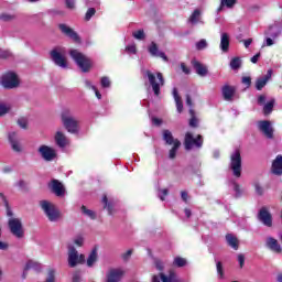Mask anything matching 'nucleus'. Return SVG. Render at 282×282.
<instances>
[{"mask_svg": "<svg viewBox=\"0 0 282 282\" xmlns=\"http://www.w3.org/2000/svg\"><path fill=\"white\" fill-rule=\"evenodd\" d=\"M69 56H70V58H73V61L76 63L77 67H79V69L84 74L89 73L91 70V68L94 67V62L91 61V58H89V56L83 54L78 50H74V48L70 50Z\"/></svg>", "mask_w": 282, "mask_h": 282, "instance_id": "obj_1", "label": "nucleus"}, {"mask_svg": "<svg viewBox=\"0 0 282 282\" xmlns=\"http://www.w3.org/2000/svg\"><path fill=\"white\" fill-rule=\"evenodd\" d=\"M182 147V142L180 140L175 139L173 148L170 150L169 158L170 160H175V156L177 155V150Z\"/></svg>", "mask_w": 282, "mask_h": 282, "instance_id": "obj_33", "label": "nucleus"}, {"mask_svg": "<svg viewBox=\"0 0 282 282\" xmlns=\"http://www.w3.org/2000/svg\"><path fill=\"white\" fill-rule=\"evenodd\" d=\"M230 67L235 70L239 69V67H241V58L239 57H234L230 61Z\"/></svg>", "mask_w": 282, "mask_h": 282, "instance_id": "obj_42", "label": "nucleus"}, {"mask_svg": "<svg viewBox=\"0 0 282 282\" xmlns=\"http://www.w3.org/2000/svg\"><path fill=\"white\" fill-rule=\"evenodd\" d=\"M264 34L273 40H276L279 36H281V30L276 28V25H271Z\"/></svg>", "mask_w": 282, "mask_h": 282, "instance_id": "obj_27", "label": "nucleus"}, {"mask_svg": "<svg viewBox=\"0 0 282 282\" xmlns=\"http://www.w3.org/2000/svg\"><path fill=\"white\" fill-rule=\"evenodd\" d=\"M40 206L46 215L48 221H58L61 219V212L56 209V206L48 200H42Z\"/></svg>", "mask_w": 282, "mask_h": 282, "instance_id": "obj_5", "label": "nucleus"}, {"mask_svg": "<svg viewBox=\"0 0 282 282\" xmlns=\"http://www.w3.org/2000/svg\"><path fill=\"white\" fill-rule=\"evenodd\" d=\"M48 187L51 188L52 193L56 195V197H64L65 195V186H63V183L61 181L54 178L48 184Z\"/></svg>", "mask_w": 282, "mask_h": 282, "instance_id": "obj_17", "label": "nucleus"}, {"mask_svg": "<svg viewBox=\"0 0 282 282\" xmlns=\"http://www.w3.org/2000/svg\"><path fill=\"white\" fill-rule=\"evenodd\" d=\"M241 83H242V85H246V87H250L252 85V78L242 77Z\"/></svg>", "mask_w": 282, "mask_h": 282, "instance_id": "obj_56", "label": "nucleus"}, {"mask_svg": "<svg viewBox=\"0 0 282 282\" xmlns=\"http://www.w3.org/2000/svg\"><path fill=\"white\" fill-rule=\"evenodd\" d=\"M143 76L144 78H148L150 86L152 87V91L158 98L160 96L161 87H164V76H162V73H153L151 70H145Z\"/></svg>", "mask_w": 282, "mask_h": 282, "instance_id": "obj_2", "label": "nucleus"}, {"mask_svg": "<svg viewBox=\"0 0 282 282\" xmlns=\"http://www.w3.org/2000/svg\"><path fill=\"white\" fill-rule=\"evenodd\" d=\"M55 142L59 149H65V147L68 144L67 137H65V134L61 131L56 132Z\"/></svg>", "mask_w": 282, "mask_h": 282, "instance_id": "obj_26", "label": "nucleus"}, {"mask_svg": "<svg viewBox=\"0 0 282 282\" xmlns=\"http://www.w3.org/2000/svg\"><path fill=\"white\" fill-rule=\"evenodd\" d=\"M163 140L166 144H175V139L173 138V133L170 130L163 131Z\"/></svg>", "mask_w": 282, "mask_h": 282, "instance_id": "obj_36", "label": "nucleus"}, {"mask_svg": "<svg viewBox=\"0 0 282 282\" xmlns=\"http://www.w3.org/2000/svg\"><path fill=\"white\" fill-rule=\"evenodd\" d=\"M258 219L267 226V228H272V214L268 212L265 207H262L258 213Z\"/></svg>", "mask_w": 282, "mask_h": 282, "instance_id": "obj_16", "label": "nucleus"}, {"mask_svg": "<svg viewBox=\"0 0 282 282\" xmlns=\"http://www.w3.org/2000/svg\"><path fill=\"white\" fill-rule=\"evenodd\" d=\"M235 6H237V0H220V6L218 7L217 12H221L225 8L231 10Z\"/></svg>", "mask_w": 282, "mask_h": 282, "instance_id": "obj_31", "label": "nucleus"}, {"mask_svg": "<svg viewBox=\"0 0 282 282\" xmlns=\"http://www.w3.org/2000/svg\"><path fill=\"white\" fill-rule=\"evenodd\" d=\"M273 109H274V99H271L267 104L263 105L264 116H269V113H272Z\"/></svg>", "mask_w": 282, "mask_h": 282, "instance_id": "obj_37", "label": "nucleus"}, {"mask_svg": "<svg viewBox=\"0 0 282 282\" xmlns=\"http://www.w3.org/2000/svg\"><path fill=\"white\" fill-rule=\"evenodd\" d=\"M84 85L87 89H91L93 91H96V86L91 83V80L84 79Z\"/></svg>", "mask_w": 282, "mask_h": 282, "instance_id": "obj_51", "label": "nucleus"}, {"mask_svg": "<svg viewBox=\"0 0 282 282\" xmlns=\"http://www.w3.org/2000/svg\"><path fill=\"white\" fill-rule=\"evenodd\" d=\"M258 129L269 140H272L274 138V129H272V123H270V121L268 120L259 121Z\"/></svg>", "mask_w": 282, "mask_h": 282, "instance_id": "obj_11", "label": "nucleus"}, {"mask_svg": "<svg viewBox=\"0 0 282 282\" xmlns=\"http://www.w3.org/2000/svg\"><path fill=\"white\" fill-rule=\"evenodd\" d=\"M8 226L13 237H17V239H23L25 231L23 230V223H21V219L10 218Z\"/></svg>", "mask_w": 282, "mask_h": 282, "instance_id": "obj_8", "label": "nucleus"}, {"mask_svg": "<svg viewBox=\"0 0 282 282\" xmlns=\"http://www.w3.org/2000/svg\"><path fill=\"white\" fill-rule=\"evenodd\" d=\"M192 66L198 76H208V67L197 59H192Z\"/></svg>", "mask_w": 282, "mask_h": 282, "instance_id": "obj_19", "label": "nucleus"}, {"mask_svg": "<svg viewBox=\"0 0 282 282\" xmlns=\"http://www.w3.org/2000/svg\"><path fill=\"white\" fill-rule=\"evenodd\" d=\"M12 56V53L8 50H0V58H10Z\"/></svg>", "mask_w": 282, "mask_h": 282, "instance_id": "obj_53", "label": "nucleus"}, {"mask_svg": "<svg viewBox=\"0 0 282 282\" xmlns=\"http://www.w3.org/2000/svg\"><path fill=\"white\" fill-rule=\"evenodd\" d=\"M98 261V249L94 248L91 250V252L89 253L88 256V259H87V267L88 268H94V263H96Z\"/></svg>", "mask_w": 282, "mask_h": 282, "instance_id": "obj_30", "label": "nucleus"}, {"mask_svg": "<svg viewBox=\"0 0 282 282\" xmlns=\"http://www.w3.org/2000/svg\"><path fill=\"white\" fill-rule=\"evenodd\" d=\"M226 241L234 250H239V240L232 234L226 235Z\"/></svg>", "mask_w": 282, "mask_h": 282, "instance_id": "obj_29", "label": "nucleus"}, {"mask_svg": "<svg viewBox=\"0 0 282 282\" xmlns=\"http://www.w3.org/2000/svg\"><path fill=\"white\" fill-rule=\"evenodd\" d=\"M270 78H272V69H269L264 76L259 77L256 80V89L261 91V89L268 85V80H270Z\"/></svg>", "mask_w": 282, "mask_h": 282, "instance_id": "obj_20", "label": "nucleus"}, {"mask_svg": "<svg viewBox=\"0 0 282 282\" xmlns=\"http://www.w3.org/2000/svg\"><path fill=\"white\" fill-rule=\"evenodd\" d=\"M82 213L86 215V217H89V219H96V212L87 209L85 205L82 206Z\"/></svg>", "mask_w": 282, "mask_h": 282, "instance_id": "obj_39", "label": "nucleus"}, {"mask_svg": "<svg viewBox=\"0 0 282 282\" xmlns=\"http://www.w3.org/2000/svg\"><path fill=\"white\" fill-rule=\"evenodd\" d=\"M232 186H234V191H235V197H241L242 192H241V187H239V184H237V182H232Z\"/></svg>", "mask_w": 282, "mask_h": 282, "instance_id": "obj_49", "label": "nucleus"}, {"mask_svg": "<svg viewBox=\"0 0 282 282\" xmlns=\"http://www.w3.org/2000/svg\"><path fill=\"white\" fill-rule=\"evenodd\" d=\"M229 171L234 177H241V152L235 150L230 155Z\"/></svg>", "mask_w": 282, "mask_h": 282, "instance_id": "obj_6", "label": "nucleus"}, {"mask_svg": "<svg viewBox=\"0 0 282 282\" xmlns=\"http://www.w3.org/2000/svg\"><path fill=\"white\" fill-rule=\"evenodd\" d=\"M200 17H202V13L199 12V10H194V12L191 14V17H189V23L192 24V25H197V23H199V19H200Z\"/></svg>", "mask_w": 282, "mask_h": 282, "instance_id": "obj_35", "label": "nucleus"}, {"mask_svg": "<svg viewBox=\"0 0 282 282\" xmlns=\"http://www.w3.org/2000/svg\"><path fill=\"white\" fill-rule=\"evenodd\" d=\"M208 47V42H206V40H199L196 43V50L202 51V50H206Z\"/></svg>", "mask_w": 282, "mask_h": 282, "instance_id": "obj_45", "label": "nucleus"}, {"mask_svg": "<svg viewBox=\"0 0 282 282\" xmlns=\"http://www.w3.org/2000/svg\"><path fill=\"white\" fill-rule=\"evenodd\" d=\"M58 28L64 36L72 39V41H75V43H78V41H80V36H78V33H76V31H74V29H72L69 25L61 23L58 24Z\"/></svg>", "mask_w": 282, "mask_h": 282, "instance_id": "obj_14", "label": "nucleus"}, {"mask_svg": "<svg viewBox=\"0 0 282 282\" xmlns=\"http://www.w3.org/2000/svg\"><path fill=\"white\" fill-rule=\"evenodd\" d=\"M172 96L175 100L177 113H182V111H184V104L182 102V97H180V93L175 87L172 90Z\"/></svg>", "mask_w": 282, "mask_h": 282, "instance_id": "obj_23", "label": "nucleus"}, {"mask_svg": "<svg viewBox=\"0 0 282 282\" xmlns=\"http://www.w3.org/2000/svg\"><path fill=\"white\" fill-rule=\"evenodd\" d=\"M131 254H133V251L129 249L126 253L122 254L123 261H129V259L131 258Z\"/></svg>", "mask_w": 282, "mask_h": 282, "instance_id": "obj_59", "label": "nucleus"}, {"mask_svg": "<svg viewBox=\"0 0 282 282\" xmlns=\"http://www.w3.org/2000/svg\"><path fill=\"white\" fill-rule=\"evenodd\" d=\"M238 263H239L240 268H243V265L246 263V257L243 256V253L238 254Z\"/></svg>", "mask_w": 282, "mask_h": 282, "instance_id": "obj_55", "label": "nucleus"}, {"mask_svg": "<svg viewBox=\"0 0 282 282\" xmlns=\"http://www.w3.org/2000/svg\"><path fill=\"white\" fill-rule=\"evenodd\" d=\"M67 55V50L63 46L54 47L50 52L51 59L57 67H61L62 69H67V59L65 56Z\"/></svg>", "mask_w": 282, "mask_h": 282, "instance_id": "obj_3", "label": "nucleus"}, {"mask_svg": "<svg viewBox=\"0 0 282 282\" xmlns=\"http://www.w3.org/2000/svg\"><path fill=\"white\" fill-rule=\"evenodd\" d=\"M96 14L95 8H89L85 14V21H91V18Z\"/></svg>", "mask_w": 282, "mask_h": 282, "instance_id": "obj_46", "label": "nucleus"}, {"mask_svg": "<svg viewBox=\"0 0 282 282\" xmlns=\"http://www.w3.org/2000/svg\"><path fill=\"white\" fill-rule=\"evenodd\" d=\"M126 52L129 54V56L138 54V47L135 46V43L128 44L126 46Z\"/></svg>", "mask_w": 282, "mask_h": 282, "instance_id": "obj_40", "label": "nucleus"}, {"mask_svg": "<svg viewBox=\"0 0 282 282\" xmlns=\"http://www.w3.org/2000/svg\"><path fill=\"white\" fill-rule=\"evenodd\" d=\"M272 174L282 175V155H278L272 163Z\"/></svg>", "mask_w": 282, "mask_h": 282, "instance_id": "obj_24", "label": "nucleus"}, {"mask_svg": "<svg viewBox=\"0 0 282 282\" xmlns=\"http://www.w3.org/2000/svg\"><path fill=\"white\" fill-rule=\"evenodd\" d=\"M102 204H104V208H106L108 210V214L113 215V206H115L113 200H109L107 198V195H104Z\"/></svg>", "mask_w": 282, "mask_h": 282, "instance_id": "obj_32", "label": "nucleus"}, {"mask_svg": "<svg viewBox=\"0 0 282 282\" xmlns=\"http://www.w3.org/2000/svg\"><path fill=\"white\" fill-rule=\"evenodd\" d=\"M155 268L156 270H160V272H162V270H164V262H162L161 260H155Z\"/></svg>", "mask_w": 282, "mask_h": 282, "instance_id": "obj_58", "label": "nucleus"}, {"mask_svg": "<svg viewBox=\"0 0 282 282\" xmlns=\"http://www.w3.org/2000/svg\"><path fill=\"white\" fill-rule=\"evenodd\" d=\"M100 86L102 89H109L111 87V79L108 76H102L100 78Z\"/></svg>", "mask_w": 282, "mask_h": 282, "instance_id": "obj_38", "label": "nucleus"}, {"mask_svg": "<svg viewBox=\"0 0 282 282\" xmlns=\"http://www.w3.org/2000/svg\"><path fill=\"white\" fill-rule=\"evenodd\" d=\"M37 151H39L41 158H43L45 160V162H52V160H54V158H56V150H54L51 147L41 145Z\"/></svg>", "mask_w": 282, "mask_h": 282, "instance_id": "obj_15", "label": "nucleus"}, {"mask_svg": "<svg viewBox=\"0 0 282 282\" xmlns=\"http://www.w3.org/2000/svg\"><path fill=\"white\" fill-rule=\"evenodd\" d=\"M62 122L68 133H78V120H76L69 110H63Z\"/></svg>", "mask_w": 282, "mask_h": 282, "instance_id": "obj_4", "label": "nucleus"}, {"mask_svg": "<svg viewBox=\"0 0 282 282\" xmlns=\"http://www.w3.org/2000/svg\"><path fill=\"white\" fill-rule=\"evenodd\" d=\"M1 21H12L14 19L13 15H10L8 13H3L0 15Z\"/></svg>", "mask_w": 282, "mask_h": 282, "instance_id": "obj_57", "label": "nucleus"}, {"mask_svg": "<svg viewBox=\"0 0 282 282\" xmlns=\"http://www.w3.org/2000/svg\"><path fill=\"white\" fill-rule=\"evenodd\" d=\"M0 84L4 89H17L19 87V76L15 75V73L9 72L2 75L0 79Z\"/></svg>", "mask_w": 282, "mask_h": 282, "instance_id": "obj_7", "label": "nucleus"}, {"mask_svg": "<svg viewBox=\"0 0 282 282\" xmlns=\"http://www.w3.org/2000/svg\"><path fill=\"white\" fill-rule=\"evenodd\" d=\"M264 45H265L267 47H272V45H274V39H272V37H267V39H265V42H264Z\"/></svg>", "mask_w": 282, "mask_h": 282, "instance_id": "obj_61", "label": "nucleus"}, {"mask_svg": "<svg viewBox=\"0 0 282 282\" xmlns=\"http://www.w3.org/2000/svg\"><path fill=\"white\" fill-rule=\"evenodd\" d=\"M78 263H85V254H78L75 246H68V265L76 268Z\"/></svg>", "mask_w": 282, "mask_h": 282, "instance_id": "obj_9", "label": "nucleus"}, {"mask_svg": "<svg viewBox=\"0 0 282 282\" xmlns=\"http://www.w3.org/2000/svg\"><path fill=\"white\" fill-rule=\"evenodd\" d=\"M45 282H54V270L48 271V276Z\"/></svg>", "mask_w": 282, "mask_h": 282, "instance_id": "obj_63", "label": "nucleus"}, {"mask_svg": "<svg viewBox=\"0 0 282 282\" xmlns=\"http://www.w3.org/2000/svg\"><path fill=\"white\" fill-rule=\"evenodd\" d=\"M220 50L224 54H227L230 50V35L228 33L220 34Z\"/></svg>", "mask_w": 282, "mask_h": 282, "instance_id": "obj_22", "label": "nucleus"}, {"mask_svg": "<svg viewBox=\"0 0 282 282\" xmlns=\"http://www.w3.org/2000/svg\"><path fill=\"white\" fill-rule=\"evenodd\" d=\"M18 124L21 129H28V119L25 118H20L18 120Z\"/></svg>", "mask_w": 282, "mask_h": 282, "instance_id": "obj_52", "label": "nucleus"}, {"mask_svg": "<svg viewBox=\"0 0 282 282\" xmlns=\"http://www.w3.org/2000/svg\"><path fill=\"white\" fill-rule=\"evenodd\" d=\"M267 247L269 250H272L273 252H281V245H279V240L274 239L272 237L267 238Z\"/></svg>", "mask_w": 282, "mask_h": 282, "instance_id": "obj_25", "label": "nucleus"}, {"mask_svg": "<svg viewBox=\"0 0 282 282\" xmlns=\"http://www.w3.org/2000/svg\"><path fill=\"white\" fill-rule=\"evenodd\" d=\"M73 282H80V272L76 271L73 274Z\"/></svg>", "mask_w": 282, "mask_h": 282, "instance_id": "obj_64", "label": "nucleus"}, {"mask_svg": "<svg viewBox=\"0 0 282 282\" xmlns=\"http://www.w3.org/2000/svg\"><path fill=\"white\" fill-rule=\"evenodd\" d=\"M10 111V108L6 106L4 104H0V116H6Z\"/></svg>", "mask_w": 282, "mask_h": 282, "instance_id": "obj_54", "label": "nucleus"}, {"mask_svg": "<svg viewBox=\"0 0 282 282\" xmlns=\"http://www.w3.org/2000/svg\"><path fill=\"white\" fill-rule=\"evenodd\" d=\"M166 195H169V189H159L158 197L161 199V202H164L166 199Z\"/></svg>", "mask_w": 282, "mask_h": 282, "instance_id": "obj_48", "label": "nucleus"}, {"mask_svg": "<svg viewBox=\"0 0 282 282\" xmlns=\"http://www.w3.org/2000/svg\"><path fill=\"white\" fill-rule=\"evenodd\" d=\"M41 263L29 260L24 267V270H35V272H41Z\"/></svg>", "mask_w": 282, "mask_h": 282, "instance_id": "obj_34", "label": "nucleus"}, {"mask_svg": "<svg viewBox=\"0 0 282 282\" xmlns=\"http://www.w3.org/2000/svg\"><path fill=\"white\" fill-rule=\"evenodd\" d=\"M148 52L150 56H153V58H162L165 63H169V57L164 52L160 51V47L155 42H151L148 45Z\"/></svg>", "mask_w": 282, "mask_h": 282, "instance_id": "obj_12", "label": "nucleus"}, {"mask_svg": "<svg viewBox=\"0 0 282 282\" xmlns=\"http://www.w3.org/2000/svg\"><path fill=\"white\" fill-rule=\"evenodd\" d=\"M132 36L137 39V41H144L147 35L144 34V30H138L132 33Z\"/></svg>", "mask_w": 282, "mask_h": 282, "instance_id": "obj_41", "label": "nucleus"}, {"mask_svg": "<svg viewBox=\"0 0 282 282\" xmlns=\"http://www.w3.org/2000/svg\"><path fill=\"white\" fill-rule=\"evenodd\" d=\"M67 10H76V0H65Z\"/></svg>", "mask_w": 282, "mask_h": 282, "instance_id": "obj_50", "label": "nucleus"}, {"mask_svg": "<svg viewBox=\"0 0 282 282\" xmlns=\"http://www.w3.org/2000/svg\"><path fill=\"white\" fill-rule=\"evenodd\" d=\"M123 274L124 271L121 269H111L107 274V282H120V279H122Z\"/></svg>", "mask_w": 282, "mask_h": 282, "instance_id": "obj_21", "label": "nucleus"}, {"mask_svg": "<svg viewBox=\"0 0 282 282\" xmlns=\"http://www.w3.org/2000/svg\"><path fill=\"white\" fill-rule=\"evenodd\" d=\"M181 69L183 74H191V68L186 66V64L181 63Z\"/></svg>", "mask_w": 282, "mask_h": 282, "instance_id": "obj_62", "label": "nucleus"}, {"mask_svg": "<svg viewBox=\"0 0 282 282\" xmlns=\"http://www.w3.org/2000/svg\"><path fill=\"white\" fill-rule=\"evenodd\" d=\"M236 91H237V88H235V86H230L228 84H226L221 87L223 98L227 102H232V98H235Z\"/></svg>", "mask_w": 282, "mask_h": 282, "instance_id": "obj_18", "label": "nucleus"}, {"mask_svg": "<svg viewBox=\"0 0 282 282\" xmlns=\"http://www.w3.org/2000/svg\"><path fill=\"white\" fill-rule=\"evenodd\" d=\"M258 105H260V107H263L265 105V95H260L258 97Z\"/></svg>", "mask_w": 282, "mask_h": 282, "instance_id": "obj_60", "label": "nucleus"}, {"mask_svg": "<svg viewBox=\"0 0 282 282\" xmlns=\"http://www.w3.org/2000/svg\"><path fill=\"white\" fill-rule=\"evenodd\" d=\"M192 118L189 119V127H197V118H195V110L189 109Z\"/></svg>", "mask_w": 282, "mask_h": 282, "instance_id": "obj_47", "label": "nucleus"}, {"mask_svg": "<svg viewBox=\"0 0 282 282\" xmlns=\"http://www.w3.org/2000/svg\"><path fill=\"white\" fill-rule=\"evenodd\" d=\"M174 265H176V268H184V265H186V259L176 257L174 259Z\"/></svg>", "mask_w": 282, "mask_h": 282, "instance_id": "obj_43", "label": "nucleus"}, {"mask_svg": "<svg viewBox=\"0 0 282 282\" xmlns=\"http://www.w3.org/2000/svg\"><path fill=\"white\" fill-rule=\"evenodd\" d=\"M185 149L186 151H191V149H202L204 145V138L202 134H198L197 138H193V134L191 132H187L185 134Z\"/></svg>", "mask_w": 282, "mask_h": 282, "instance_id": "obj_10", "label": "nucleus"}, {"mask_svg": "<svg viewBox=\"0 0 282 282\" xmlns=\"http://www.w3.org/2000/svg\"><path fill=\"white\" fill-rule=\"evenodd\" d=\"M216 268H217L218 279L224 280L225 279V276H224V265L221 264V262H217Z\"/></svg>", "mask_w": 282, "mask_h": 282, "instance_id": "obj_44", "label": "nucleus"}, {"mask_svg": "<svg viewBox=\"0 0 282 282\" xmlns=\"http://www.w3.org/2000/svg\"><path fill=\"white\" fill-rule=\"evenodd\" d=\"M159 278H161L162 282H182V280L177 279V274H175V272H170L169 275L160 273Z\"/></svg>", "mask_w": 282, "mask_h": 282, "instance_id": "obj_28", "label": "nucleus"}, {"mask_svg": "<svg viewBox=\"0 0 282 282\" xmlns=\"http://www.w3.org/2000/svg\"><path fill=\"white\" fill-rule=\"evenodd\" d=\"M9 144H11V149L15 151V153H21V137L18 132L11 131L8 133Z\"/></svg>", "mask_w": 282, "mask_h": 282, "instance_id": "obj_13", "label": "nucleus"}]
</instances>
